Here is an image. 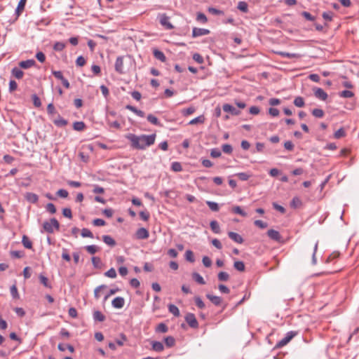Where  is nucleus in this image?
Returning a JSON list of instances; mask_svg holds the SVG:
<instances>
[{"label":"nucleus","instance_id":"1","mask_svg":"<svg viewBox=\"0 0 359 359\" xmlns=\"http://www.w3.org/2000/svg\"><path fill=\"white\" fill-rule=\"evenodd\" d=\"M126 138L131 142V147L136 149H145L147 147L154 144L156 134L141 135L137 136L133 133L126 135Z\"/></svg>","mask_w":359,"mask_h":359},{"label":"nucleus","instance_id":"2","mask_svg":"<svg viewBox=\"0 0 359 359\" xmlns=\"http://www.w3.org/2000/svg\"><path fill=\"white\" fill-rule=\"evenodd\" d=\"M60 223L55 218H51L49 221H46L43 224V229L48 233H53L54 230H59Z\"/></svg>","mask_w":359,"mask_h":359},{"label":"nucleus","instance_id":"3","mask_svg":"<svg viewBox=\"0 0 359 359\" xmlns=\"http://www.w3.org/2000/svg\"><path fill=\"white\" fill-rule=\"evenodd\" d=\"M297 334V332L295 331L287 332L285 334V337L278 341V343L276 345V347L282 348L283 346L287 344L292 340V339L294 338Z\"/></svg>","mask_w":359,"mask_h":359},{"label":"nucleus","instance_id":"4","mask_svg":"<svg viewBox=\"0 0 359 359\" xmlns=\"http://www.w3.org/2000/svg\"><path fill=\"white\" fill-rule=\"evenodd\" d=\"M123 59L124 56L117 57L114 65L115 71L120 74H123L125 73L123 67Z\"/></svg>","mask_w":359,"mask_h":359},{"label":"nucleus","instance_id":"5","mask_svg":"<svg viewBox=\"0 0 359 359\" xmlns=\"http://www.w3.org/2000/svg\"><path fill=\"white\" fill-rule=\"evenodd\" d=\"M185 320L191 328H197L198 327V323L194 313H188L185 316Z\"/></svg>","mask_w":359,"mask_h":359},{"label":"nucleus","instance_id":"6","mask_svg":"<svg viewBox=\"0 0 359 359\" xmlns=\"http://www.w3.org/2000/svg\"><path fill=\"white\" fill-rule=\"evenodd\" d=\"M159 22L161 25L165 27L168 29L173 28V25L170 22V18L165 13L159 15Z\"/></svg>","mask_w":359,"mask_h":359},{"label":"nucleus","instance_id":"7","mask_svg":"<svg viewBox=\"0 0 359 359\" xmlns=\"http://www.w3.org/2000/svg\"><path fill=\"white\" fill-rule=\"evenodd\" d=\"M210 31L205 28L194 27L192 29V37L196 38L201 36L209 34Z\"/></svg>","mask_w":359,"mask_h":359},{"label":"nucleus","instance_id":"8","mask_svg":"<svg viewBox=\"0 0 359 359\" xmlns=\"http://www.w3.org/2000/svg\"><path fill=\"white\" fill-rule=\"evenodd\" d=\"M224 111L230 113L231 115L238 116L241 114V111L235 108L230 104H224L222 106Z\"/></svg>","mask_w":359,"mask_h":359},{"label":"nucleus","instance_id":"9","mask_svg":"<svg viewBox=\"0 0 359 359\" xmlns=\"http://www.w3.org/2000/svg\"><path fill=\"white\" fill-rule=\"evenodd\" d=\"M135 236L140 240L147 239L149 236V233L147 229L141 227L137 230Z\"/></svg>","mask_w":359,"mask_h":359},{"label":"nucleus","instance_id":"10","mask_svg":"<svg viewBox=\"0 0 359 359\" xmlns=\"http://www.w3.org/2000/svg\"><path fill=\"white\" fill-rule=\"evenodd\" d=\"M124 304H125V300L121 297H116L111 302L112 306L115 309L123 308L124 306Z\"/></svg>","mask_w":359,"mask_h":359},{"label":"nucleus","instance_id":"11","mask_svg":"<svg viewBox=\"0 0 359 359\" xmlns=\"http://www.w3.org/2000/svg\"><path fill=\"white\" fill-rule=\"evenodd\" d=\"M314 95L317 98L323 101L327 98V93L320 88L314 89Z\"/></svg>","mask_w":359,"mask_h":359},{"label":"nucleus","instance_id":"12","mask_svg":"<svg viewBox=\"0 0 359 359\" xmlns=\"http://www.w3.org/2000/svg\"><path fill=\"white\" fill-rule=\"evenodd\" d=\"M36 64V62L34 59L23 60L19 62V66L20 68L22 69H29L33 66H34Z\"/></svg>","mask_w":359,"mask_h":359},{"label":"nucleus","instance_id":"13","mask_svg":"<svg viewBox=\"0 0 359 359\" xmlns=\"http://www.w3.org/2000/svg\"><path fill=\"white\" fill-rule=\"evenodd\" d=\"M229 237L234 242L241 244L243 243V238L241 235L236 232L229 231L228 232Z\"/></svg>","mask_w":359,"mask_h":359},{"label":"nucleus","instance_id":"14","mask_svg":"<svg viewBox=\"0 0 359 359\" xmlns=\"http://www.w3.org/2000/svg\"><path fill=\"white\" fill-rule=\"evenodd\" d=\"M206 297L215 306H219L222 302V298L219 296L207 294Z\"/></svg>","mask_w":359,"mask_h":359},{"label":"nucleus","instance_id":"15","mask_svg":"<svg viewBox=\"0 0 359 359\" xmlns=\"http://www.w3.org/2000/svg\"><path fill=\"white\" fill-rule=\"evenodd\" d=\"M153 55L154 56V57L158 60H160L161 62H165L166 60V57L165 55V54L160 50L158 49H154L153 50Z\"/></svg>","mask_w":359,"mask_h":359},{"label":"nucleus","instance_id":"16","mask_svg":"<svg viewBox=\"0 0 359 359\" xmlns=\"http://www.w3.org/2000/svg\"><path fill=\"white\" fill-rule=\"evenodd\" d=\"M268 236L274 241H279L280 239V235L278 231L274 229H269L267 231Z\"/></svg>","mask_w":359,"mask_h":359},{"label":"nucleus","instance_id":"17","mask_svg":"<svg viewBox=\"0 0 359 359\" xmlns=\"http://www.w3.org/2000/svg\"><path fill=\"white\" fill-rule=\"evenodd\" d=\"M102 241L105 244L110 247H114L116 244L115 240L109 235L102 236Z\"/></svg>","mask_w":359,"mask_h":359},{"label":"nucleus","instance_id":"18","mask_svg":"<svg viewBox=\"0 0 359 359\" xmlns=\"http://www.w3.org/2000/svg\"><path fill=\"white\" fill-rule=\"evenodd\" d=\"M53 123L56 126L62 128L67 126L68 122L60 115H58L57 118L53 121Z\"/></svg>","mask_w":359,"mask_h":359},{"label":"nucleus","instance_id":"19","mask_svg":"<svg viewBox=\"0 0 359 359\" xmlns=\"http://www.w3.org/2000/svg\"><path fill=\"white\" fill-rule=\"evenodd\" d=\"M25 198L27 201L32 203H36L39 200L38 196L36 194L32 192L26 193Z\"/></svg>","mask_w":359,"mask_h":359},{"label":"nucleus","instance_id":"20","mask_svg":"<svg viewBox=\"0 0 359 359\" xmlns=\"http://www.w3.org/2000/svg\"><path fill=\"white\" fill-rule=\"evenodd\" d=\"M126 108L131 111H133V113H135L137 116H140V117H144L145 114L143 111L142 110H140L138 109H137L134 106H132V105H130V104H128L126 106Z\"/></svg>","mask_w":359,"mask_h":359},{"label":"nucleus","instance_id":"21","mask_svg":"<svg viewBox=\"0 0 359 359\" xmlns=\"http://www.w3.org/2000/svg\"><path fill=\"white\" fill-rule=\"evenodd\" d=\"M152 349L156 352H161L164 349L163 344L157 341H152Z\"/></svg>","mask_w":359,"mask_h":359},{"label":"nucleus","instance_id":"22","mask_svg":"<svg viewBox=\"0 0 359 359\" xmlns=\"http://www.w3.org/2000/svg\"><path fill=\"white\" fill-rule=\"evenodd\" d=\"M11 74L18 79H22L24 75V72L18 67L13 68L11 70Z\"/></svg>","mask_w":359,"mask_h":359},{"label":"nucleus","instance_id":"23","mask_svg":"<svg viewBox=\"0 0 359 359\" xmlns=\"http://www.w3.org/2000/svg\"><path fill=\"white\" fill-rule=\"evenodd\" d=\"M147 118V121L149 122H150L151 123H152L155 126H162V124L160 123L158 119L153 114H148Z\"/></svg>","mask_w":359,"mask_h":359},{"label":"nucleus","instance_id":"24","mask_svg":"<svg viewBox=\"0 0 359 359\" xmlns=\"http://www.w3.org/2000/svg\"><path fill=\"white\" fill-rule=\"evenodd\" d=\"M210 226L211 230L215 233H220V231H221L220 227H219V223L216 220L211 221L210 223Z\"/></svg>","mask_w":359,"mask_h":359},{"label":"nucleus","instance_id":"25","mask_svg":"<svg viewBox=\"0 0 359 359\" xmlns=\"http://www.w3.org/2000/svg\"><path fill=\"white\" fill-rule=\"evenodd\" d=\"M302 201L297 196H295L292 198L290 202V207L292 208L296 209L302 205Z\"/></svg>","mask_w":359,"mask_h":359},{"label":"nucleus","instance_id":"26","mask_svg":"<svg viewBox=\"0 0 359 359\" xmlns=\"http://www.w3.org/2000/svg\"><path fill=\"white\" fill-rule=\"evenodd\" d=\"M168 311L175 317H178L180 315L179 309L174 304H170L168 305Z\"/></svg>","mask_w":359,"mask_h":359},{"label":"nucleus","instance_id":"27","mask_svg":"<svg viewBox=\"0 0 359 359\" xmlns=\"http://www.w3.org/2000/svg\"><path fill=\"white\" fill-rule=\"evenodd\" d=\"M237 8L245 13L248 12V5L247 2L244 1H241L238 3Z\"/></svg>","mask_w":359,"mask_h":359},{"label":"nucleus","instance_id":"28","mask_svg":"<svg viewBox=\"0 0 359 359\" xmlns=\"http://www.w3.org/2000/svg\"><path fill=\"white\" fill-rule=\"evenodd\" d=\"M93 319L95 321L103 322L105 320V316L100 311H95L93 313Z\"/></svg>","mask_w":359,"mask_h":359},{"label":"nucleus","instance_id":"29","mask_svg":"<svg viewBox=\"0 0 359 359\" xmlns=\"http://www.w3.org/2000/svg\"><path fill=\"white\" fill-rule=\"evenodd\" d=\"M168 330V326L163 323H159L156 327V332L159 333H165Z\"/></svg>","mask_w":359,"mask_h":359},{"label":"nucleus","instance_id":"30","mask_svg":"<svg viewBox=\"0 0 359 359\" xmlns=\"http://www.w3.org/2000/svg\"><path fill=\"white\" fill-rule=\"evenodd\" d=\"M22 243L24 245V247L27 248V249H32V241L25 235H24L22 236Z\"/></svg>","mask_w":359,"mask_h":359},{"label":"nucleus","instance_id":"31","mask_svg":"<svg viewBox=\"0 0 359 359\" xmlns=\"http://www.w3.org/2000/svg\"><path fill=\"white\" fill-rule=\"evenodd\" d=\"M192 278L198 284H201V285L205 284V282L203 278L199 273H198L196 272H194L192 273Z\"/></svg>","mask_w":359,"mask_h":359},{"label":"nucleus","instance_id":"32","mask_svg":"<svg viewBox=\"0 0 359 359\" xmlns=\"http://www.w3.org/2000/svg\"><path fill=\"white\" fill-rule=\"evenodd\" d=\"M206 204L209 207V208L213 212H217L219 210V204L216 202L207 201Z\"/></svg>","mask_w":359,"mask_h":359},{"label":"nucleus","instance_id":"33","mask_svg":"<svg viewBox=\"0 0 359 359\" xmlns=\"http://www.w3.org/2000/svg\"><path fill=\"white\" fill-rule=\"evenodd\" d=\"M85 127L86 125L83 121H76L73 124V128L76 131H82Z\"/></svg>","mask_w":359,"mask_h":359},{"label":"nucleus","instance_id":"34","mask_svg":"<svg viewBox=\"0 0 359 359\" xmlns=\"http://www.w3.org/2000/svg\"><path fill=\"white\" fill-rule=\"evenodd\" d=\"M205 121V117L203 115H201L198 117H196L194 118H193L192 120H191L189 122V125H195V124H197V123H204Z\"/></svg>","mask_w":359,"mask_h":359},{"label":"nucleus","instance_id":"35","mask_svg":"<svg viewBox=\"0 0 359 359\" xmlns=\"http://www.w3.org/2000/svg\"><path fill=\"white\" fill-rule=\"evenodd\" d=\"M165 346L167 347H172L175 344V340L173 337L172 336H168L164 339Z\"/></svg>","mask_w":359,"mask_h":359},{"label":"nucleus","instance_id":"36","mask_svg":"<svg viewBox=\"0 0 359 359\" xmlns=\"http://www.w3.org/2000/svg\"><path fill=\"white\" fill-rule=\"evenodd\" d=\"M294 104L297 107H302L304 106L305 102L302 97H296L293 102Z\"/></svg>","mask_w":359,"mask_h":359},{"label":"nucleus","instance_id":"37","mask_svg":"<svg viewBox=\"0 0 359 359\" xmlns=\"http://www.w3.org/2000/svg\"><path fill=\"white\" fill-rule=\"evenodd\" d=\"M233 267L238 271H245V264L242 261H236L233 263Z\"/></svg>","mask_w":359,"mask_h":359},{"label":"nucleus","instance_id":"38","mask_svg":"<svg viewBox=\"0 0 359 359\" xmlns=\"http://www.w3.org/2000/svg\"><path fill=\"white\" fill-rule=\"evenodd\" d=\"M311 114L313 116L316 117V118H322L323 117L325 113L323 111V109H313L312 111H311Z\"/></svg>","mask_w":359,"mask_h":359},{"label":"nucleus","instance_id":"39","mask_svg":"<svg viewBox=\"0 0 359 359\" xmlns=\"http://www.w3.org/2000/svg\"><path fill=\"white\" fill-rule=\"evenodd\" d=\"M25 4H26V0H20L19 3L18 4V6L15 9V13H17L18 15H19L20 13L24 10Z\"/></svg>","mask_w":359,"mask_h":359},{"label":"nucleus","instance_id":"40","mask_svg":"<svg viewBox=\"0 0 359 359\" xmlns=\"http://www.w3.org/2000/svg\"><path fill=\"white\" fill-rule=\"evenodd\" d=\"M185 259L187 261L193 263L195 262V259L194 257V253L191 250H188L185 252Z\"/></svg>","mask_w":359,"mask_h":359},{"label":"nucleus","instance_id":"41","mask_svg":"<svg viewBox=\"0 0 359 359\" xmlns=\"http://www.w3.org/2000/svg\"><path fill=\"white\" fill-rule=\"evenodd\" d=\"M39 280H40L41 283L43 284V286H45L46 287H48V288L51 287V285L48 282V279L43 275H42V274L39 275Z\"/></svg>","mask_w":359,"mask_h":359},{"label":"nucleus","instance_id":"42","mask_svg":"<svg viewBox=\"0 0 359 359\" xmlns=\"http://www.w3.org/2000/svg\"><path fill=\"white\" fill-rule=\"evenodd\" d=\"M231 211L236 214H238L243 217H246L247 213L242 210V208L240 206H234Z\"/></svg>","mask_w":359,"mask_h":359},{"label":"nucleus","instance_id":"43","mask_svg":"<svg viewBox=\"0 0 359 359\" xmlns=\"http://www.w3.org/2000/svg\"><path fill=\"white\" fill-rule=\"evenodd\" d=\"M196 20L203 23V24H205L208 21V18L206 17V15L203 13H198L197 15H196Z\"/></svg>","mask_w":359,"mask_h":359},{"label":"nucleus","instance_id":"44","mask_svg":"<svg viewBox=\"0 0 359 359\" xmlns=\"http://www.w3.org/2000/svg\"><path fill=\"white\" fill-rule=\"evenodd\" d=\"M217 278L220 281H226L229 278V275L226 272L220 271L217 275Z\"/></svg>","mask_w":359,"mask_h":359},{"label":"nucleus","instance_id":"45","mask_svg":"<svg viewBox=\"0 0 359 359\" xmlns=\"http://www.w3.org/2000/svg\"><path fill=\"white\" fill-rule=\"evenodd\" d=\"M32 102H33V104L36 107H40L41 106V102L40 100V98L37 96V95L33 94L32 95Z\"/></svg>","mask_w":359,"mask_h":359},{"label":"nucleus","instance_id":"46","mask_svg":"<svg viewBox=\"0 0 359 359\" xmlns=\"http://www.w3.org/2000/svg\"><path fill=\"white\" fill-rule=\"evenodd\" d=\"M126 340H127L126 336L123 333H121V334H120V337L118 339H116L115 341H116V344L121 346L124 344V342Z\"/></svg>","mask_w":359,"mask_h":359},{"label":"nucleus","instance_id":"47","mask_svg":"<svg viewBox=\"0 0 359 359\" xmlns=\"http://www.w3.org/2000/svg\"><path fill=\"white\" fill-rule=\"evenodd\" d=\"M65 48V43L63 42L57 41L53 46V49L55 51H62Z\"/></svg>","mask_w":359,"mask_h":359},{"label":"nucleus","instance_id":"48","mask_svg":"<svg viewBox=\"0 0 359 359\" xmlns=\"http://www.w3.org/2000/svg\"><path fill=\"white\" fill-rule=\"evenodd\" d=\"M85 248L90 255H94L98 250V247L95 245H86Z\"/></svg>","mask_w":359,"mask_h":359},{"label":"nucleus","instance_id":"49","mask_svg":"<svg viewBox=\"0 0 359 359\" xmlns=\"http://www.w3.org/2000/svg\"><path fill=\"white\" fill-rule=\"evenodd\" d=\"M171 168L175 172H180L182 170V167L180 163L179 162H173L171 164Z\"/></svg>","mask_w":359,"mask_h":359},{"label":"nucleus","instance_id":"50","mask_svg":"<svg viewBox=\"0 0 359 359\" xmlns=\"http://www.w3.org/2000/svg\"><path fill=\"white\" fill-rule=\"evenodd\" d=\"M81 236L83 237V238H87L88 237V238H93V234L92 233V232L88 229L83 228L81 230Z\"/></svg>","mask_w":359,"mask_h":359},{"label":"nucleus","instance_id":"51","mask_svg":"<svg viewBox=\"0 0 359 359\" xmlns=\"http://www.w3.org/2000/svg\"><path fill=\"white\" fill-rule=\"evenodd\" d=\"M339 95L341 97L350 98L353 97L354 94L351 90H344L340 93Z\"/></svg>","mask_w":359,"mask_h":359},{"label":"nucleus","instance_id":"52","mask_svg":"<svg viewBox=\"0 0 359 359\" xmlns=\"http://www.w3.org/2000/svg\"><path fill=\"white\" fill-rule=\"evenodd\" d=\"M195 111H196L195 107H188V108H187V109H182V114L184 116H189V115H190V114H193Z\"/></svg>","mask_w":359,"mask_h":359},{"label":"nucleus","instance_id":"53","mask_svg":"<svg viewBox=\"0 0 359 359\" xmlns=\"http://www.w3.org/2000/svg\"><path fill=\"white\" fill-rule=\"evenodd\" d=\"M104 275L111 278H115L116 277V271L114 268H111L104 273Z\"/></svg>","mask_w":359,"mask_h":359},{"label":"nucleus","instance_id":"54","mask_svg":"<svg viewBox=\"0 0 359 359\" xmlns=\"http://www.w3.org/2000/svg\"><path fill=\"white\" fill-rule=\"evenodd\" d=\"M222 155L221 151L217 148H214L210 151V156L212 158H219Z\"/></svg>","mask_w":359,"mask_h":359},{"label":"nucleus","instance_id":"55","mask_svg":"<svg viewBox=\"0 0 359 359\" xmlns=\"http://www.w3.org/2000/svg\"><path fill=\"white\" fill-rule=\"evenodd\" d=\"M222 151L225 154H230L233 151V148L231 144H225L222 145Z\"/></svg>","mask_w":359,"mask_h":359},{"label":"nucleus","instance_id":"56","mask_svg":"<svg viewBox=\"0 0 359 359\" xmlns=\"http://www.w3.org/2000/svg\"><path fill=\"white\" fill-rule=\"evenodd\" d=\"M236 175L242 181H246L250 177V175L247 172H238L236 173Z\"/></svg>","mask_w":359,"mask_h":359},{"label":"nucleus","instance_id":"57","mask_svg":"<svg viewBox=\"0 0 359 359\" xmlns=\"http://www.w3.org/2000/svg\"><path fill=\"white\" fill-rule=\"evenodd\" d=\"M194 301H195L196 305L199 309L205 308V304H204V302H203V300L201 299V298L200 297H196L194 298Z\"/></svg>","mask_w":359,"mask_h":359},{"label":"nucleus","instance_id":"58","mask_svg":"<svg viewBox=\"0 0 359 359\" xmlns=\"http://www.w3.org/2000/svg\"><path fill=\"white\" fill-rule=\"evenodd\" d=\"M193 60L198 64H202L204 62L203 57L197 53L193 55Z\"/></svg>","mask_w":359,"mask_h":359},{"label":"nucleus","instance_id":"59","mask_svg":"<svg viewBox=\"0 0 359 359\" xmlns=\"http://www.w3.org/2000/svg\"><path fill=\"white\" fill-rule=\"evenodd\" d=\"M46 209L48 212L51 214H54L56 212V208L53 203H49L46 205Z\"/></svg>","mask_w":359,"mask_h":359},{"label":"nucleus","instance_id":"60","mask_svg":"<svg viewBox=\"0 0 359 359\" xmlns=\"http://www.w3.org/2000/svg\"><path fill=\"white\" fill-rule=\"evenodd\" d=\"M93 224L95 226H102L105 225V222L102 219L97 218L93 220Z\"/></svg>","mask_w":359,"mask_h":359},{"label":"nucleus","instance_id":"61","mask_svg":"<svg viewBox=\"0 0 359 359\" xmlns=\"http://www.w3.org/2000/svg\"><path fill=\"white\" fill-rule=\"evenodd\" d=\"M345 134L346 133L344 130L342 128H341L334 133V137L337 139H339L345 136Z\"/></svg>","mask_w":359,"mask_h":359},{"label":"nucleus","instance_id":"62","mask_svg":"<svg viewBox=\"0 0 359 359\" xmlns=\"http://www.w3.org/2000/svg\"><path fill=\"white\" fill-rule=\"evenodd\" d=\"M322 16L324 20L331 21L332 20L333 13L332 11L324 12Z\"/></svg>","mask_w":359,"mask_h":359},{"label":"nucleus","instance_id":"63","mask_svg":"<svg viewBox=\"0 0 359 359\" xmlns=\"http://www.w3.org/2000/svg\"><path fill=\"white\" fill-rule=\"evenodd\" d=\"M62 215L64 217L71 219L72 217V210L69 208H65L62 210Z\"/></svg>","mask_w":359,"mask_h":359},{"label":"nucleus","instance_id":"64","mask_svg":"<svg viewBox=\"0 0 359 359\" xmlns=\"http://www.w3.org/2000/svg\"><path fill=\"white\" fill-rule=\"evenodd\" d=\"M92 263L95 268H99L101 264V259L97 257H93Z\"/></svg>","mask_w":359,"mask_h":359}]
</instances>
